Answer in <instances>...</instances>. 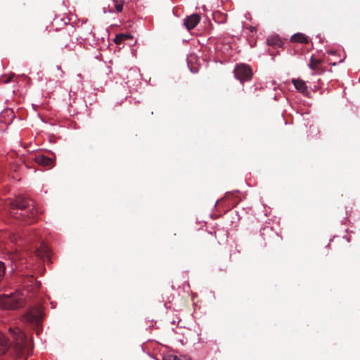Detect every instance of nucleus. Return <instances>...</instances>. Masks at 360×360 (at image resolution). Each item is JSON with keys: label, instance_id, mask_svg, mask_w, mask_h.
<instances>
[{"label": "nucleus", "instance_id": "1", "mask_svg": "<svg viewBox=\"0 0 360 360\" xmlns=\"http://www.w3.org/2000/svg\"><path fill=\"white\" fill-rule=\"evenodd\" d=\"M11 217L20 219L26 224H30L37 221L39 211L32 199L18 195L11 202Z\"/></svg>", "mask_w": 360, "mask_h": 360}, {"label": "nucleus", "instance_id": "2", "mask_svg": "<svg viewBox=\"0 0 360 360\" xmlns=\"http://www.w3.org/2000/svg\"><path fill=\"white\" fill-rule=\"evenodd\" d=\"M9 333L13 339L14 348L19 358H27L32 352V345L28 342L25 334L17 328H11Z\"/></svg>", "mask_w": 360, "mask_h": 360}, {"label": "nucleus", "instance_id": "3", "mask_svg": "<svg viewBox=\"0 0 360 360\" xmlns=\"http://www.w3.org/2000/svg\"><path fill=\"white\" fill-rule=\"evenodd\" d=\"M25 302V294L17 290L10 295L0 296V307L5 309L13 310L24 306Z\"/></svg>", "mask_w": 360, "mask_h": 360}, {"label": "nucleus", "instance_id": "4", "mask_svg": "<svg viewBox=\"0 0 360 360\" xmlns=\"http://www.w3.org/2000/svg\"><path fill=\"white\" fill-rule=\"evenodd\" d=\"M235 77L241 82L248 81L252 78V72L251 68L244 64L238 65L234 70Z\"/></svg>", "mask_w": 360, "mask_h": 360}, {"label": "nucleus", "instance_id": "5", "mask_svg": "<svg viewBox=\"0 0 360 360\" xmlns=\"http://www.w3.org/2000/svg\"><path fill=\"white\" fill-rule=\"evenodd\" d=\"M40 310L34 309L29 311L24 316V320L31 324L39 326L41 324Z\"/></svg>", "mask_w": 360, "mask_h": 360}, {"label": "nucleus", "instance_id": "6", "mask_svg": "<svg viewBox=\"0 0 360 360\" xmlns=\"http://www.w3.org/2000/svg\"><path fill=\"white\" fill-rule=\"evenodd\" d=\"M201 17L198 13L192 14L184 19V25L188 30L193 29L200 21Z\"/></svg>", "mask_w": 360, "mask_h": 360}, {"label": "nucleus", "instance_id": "7", "mask_svg": "<svg viewBox=\"0 0 360 360\" xmlns=\"http://www.w3.org/2000/svg\"><path fill=\"white\" fill-rule=\"evenodd\" d=\"M35 254L41 259L48 258L50 254V249L45 243H42L40 246L36 249Z\"/></svg>", "mask_w": 360, "mask_h": 360}, {"label": "nucleus", "instance_id": "8", "mask_svg": "<svg viewBox=\"0 0 360 360\" xmlns=\"http://www.w3.org/2000/svg\"><path fill=\"white\" fill-rule=\"evenodd\" d=\"M35 162L42 166H47L50 167L52 166L53 164V159L46 157L43 155H39L35 157Z\"/></svg>", "mask_w": 360, "mask_h": 360}, {"label": "nucleus", "instance_id": "9", "mask_svg": "<svg viewBox=\"0 0 360 360\" xmlns=\"http://www.w3.org/2000/svg\"><path fill=\"white\" fill-rule=\"evenodd\" d=\"M10 347L9 340L0 332V355L4 354Z\"/></svg>", "mask_w": 360, "mask_h": 360}, {"label": "nucleus", "instance_id": "10", "mask_svg": "<svg viewBox=\"0 0 360 360\" xmlns=\"http://www.w3.org/2000/svg\"><path fill=\"white\" fill-rule=\"evenodd\" d=\"M292 83L295 86V89L300 93H305L307 91V86L304 80L300 79H292Z\"/></svg>", "mask_w": 360, "mask_h": 360}, {"label": "nucleus", "instance_id": "11", "mask_svg": "<svg viewBox=\"0 0 360 360\" xmlns=\"http://www.w3.org/2000/svg\"><path fill=\"white\" fill-rule=\"evenodd\" d=\"M322 60L320 59H316L314 56L311 57L310 63L309 64V67L313 70H316L319 74L323 73V70L320 68V65L321 64Z\"/></svg>", "mask_w": 360, "mask_h": 360}, {"label": "nucleus", "instance_id": "12", "mask_svg": "<svg viewBox=\"0 0 360 360\" xmlns=\"http://www.w3.org/2000/svg\"><path fill=\"white\" fill-rule=\"evenodd\" d=\"M290 41L307 44L309 42V39L305 34L302 33H297L291 37Z\"/></svg>", "mask_w": 360, "mask_h": 360}, {"label": "nucleus", "instance_id": "13", "mask_svg": "<svg viewBox=\"0 0 360 360\" xmlns=\"http://www.w3.org/2000/svg\"><path fill=\"white\" fill-rule=\"evenodd\" d=\"M267 44L271 46L281 47L283 42L277 37H272L267 39Z\"/></svg>", "mask_w": 360, "mask_h": 360}, {"label": "nucleus", "instance_id": "14", "mask_svg": "<svg viewBox=\"0 0 360 360\" xmlns=\"http://www.w3.org/2000/svg\"><path fill=\"white\" fill-rule=\"evenodd\" d=\"M132 37L129 34H118L115 36V38L114 39V41L115 44H121L122 41L127 40V39H131Z\"/></svg>", "mask_w": 360, "mask_h": 360}, {"label": "nucleus", "instance_id": "15", "mask_svg": "<svg viewBox=\"0 0 360 360\" xmlns=\"http://www.w3.org/2000/svg\"><path fill=\"white\" fill-rule=\"evenodd\" d=\"M115 9L117 12H121L123 10L124 0H113Z\"/></svg>", "mask_w": 360, "mask_h": 360}, {"label": "nucleus", "instance_id": "16", "mask_svg": "<svg viewBox=\"0 0 360 360\" xmlns=\"http://www.w3.org/2000/svg\"><path fill=\"white\" fill-rule=\"evenodd\" d=\"M176 356H174V355H167L166 356L164 359L165 360H174V359H176Z\"/></svg>", "mask_w": 360, "mask_h": 360}, {"label": "nucleus", "instance_id": "17", "mask_svg": "<svg viewBox=\"0 0 360 360\" xmlns=\"http://www.w3.org/2000/svg\"><path fill=\"white\" fill-rule=\"evenodd\" d=\"M13 76V75H12L10 77H8L6 79L4 80V83H8L11 80Z\"/></svg>", "mask_w": 360, "mask_h": 360}]
</instances>
